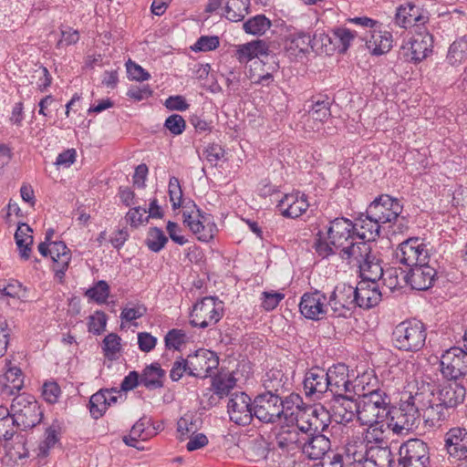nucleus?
<instances>
[{
    "mask_svg": "<svg viewBox=\"0 0 467 467\" xmlns=\"http://www.w3.org/2000/svg\"><path fill=\"white\" fill-rule=\"evenodd\" d=\"M422 405L421 392L418 391L415 394L410 393L406 400L401 399L399 408L390 404L389 416L386 420L387 427L395 434H402L404 431L417 427Z\"/></svg>",
    "mask_w": 467,
    "mask_h": 467,
    "instance_id": "nucleus-1",
    "label": "nucleus"
},
{
    "mask_svg": "<svg viewBox=\"0 0 467 467\" xmlns=\"http://www.w3.org/2000/svg\"><path fill=\"white\" fill-rule=\"evenodd\" d=\"M422 405L421 392L418 391L415 394L410 393L406 400L401 399L399 408L390 404L389 416L386 420L387 427L395 434H402L404 431L417 427Z\"/></svg>",
    "mask_w": 467,
    "mask_h": 467,
    "instance_id": "nucleus-2",
    "label": "nucleus"
},
{
    "mask_svg": "<svg viewBox=\"0 0 467 467\" xmlns=\"http://www.w3.org/2000/svg\"><path fill=\"white\" fill-rule=\"evenodd\" d=\"M422 405L421 392L418 391L415 394L410 393L406 400L401 399L399 408L390 404L389 416L386 420L387 427L395 434H402L404 431L417 427Z\"/></svg>",
    "mask_w": 467,
    "mask_h": 467,
    "instance_id": "nucleus-3",
    "label": "nucleus"
},
{
    "mask_svg": "<svg viewBox=\"0 0 467 467\" xmlns=\"http://www.w3.org/2000/svg\"><path fill=\"white\" fill-rule=\"evenodd\" d=\"M426 336V327L421 321L409 319L395 327L392 341L400 350L417 352L425 346Z\"/></svg>",
    "mask_w": 467,
    "mask_h": 467,
    "instance_id": "nucleus-4",
    "label": "nucleus"
},
{
    "mask_svg": "<svg viewBox=\"0 0 467 467\" xmlns=\"http://www.w3.org/2000/svg\"><path fill=\"white\" fill-rule=\"evenodd\" d=\"M11 415L14 417L16 429L31 430L38 425L43 418L40 405L34 396L20 394L16 396L11 403Z\"/></svg>",
    "mask_w": 467,
    "mask_h": 467,
    "instance_id": "nucleus-5",
    "label": "nucleus"
},
{
    "mask_svg": "<svg viewBox=\"0 0 467 467\" xmlns=\"http://www.w3.org/2000/svg\"><path fill=\"white\" fill-rule=\"evenodd\" d=\"M390 397L385 392L367 395L358 400L360 424L385 422L390 412Z\"/></svg>",
    "mask_w": 467,
    "mask_h": 467,
    "instance_id": "nucleus-6",
    "label": "nucleus"
},
{
    "mask_svg": "<svg viewBox=\"0 0 467 467\" xmlns=\"http://www.w3.org/2000/svg\"><path fill=\"white\" fill-rule=\"evenodd\" d=\"M182 212L183 223L201 242L208 243L217 233V226L211 215L202 212L192 201L184 203Z\"/></svg>",
    "mask_w": 467,
    "mask_h": 467,
    "instance_id": "nucleus-7",
    "label": "nucleus"
},
{
    "mask_svg": "<svg viewBox=\"0 0 467 467\" xmlns=\"http://www.w3.org/2000/svg\"><path fill=\"white\" fill-rule=\"evenodd\" d=\"M223 313V303L215 296H205L197 302L190 314L192 327L205 328L216 324Z\"/></svg>",
    "mask_w": 467,
    "mask_h": 467,
    "instance_id": "nucleus-8",
    "label": "nucleus"
},
{
    "mask_svg": "<svg viewBox=\"0 0 467 467\" xmlns=\"http://www.w3.org/2000/svg\"><path fill=\"white\" fill-rule=\"evenodd\" d=\"M400 467H427L430 463L429 446L420 439H410L399 450Z\"/></svg>",
    "mask_w": 467,
    "mask_h": 467,
    "instance_id": "nucleus-9",
    "label": "nucleus"
},
{
    "mask_svg": "<svg viewBox=\"0 0 467 467\" xmlns=\"http://www.w3.org/2000/svg\"><path fill=\"white\" fill-rule=\"evenodd\" d=\"M281 396L277 394L261 393L253 400V415L264 423H275L283 416Z\"/></svg>",
    "mask_w": 467,
    "mask_h": 467,
    "instance_id": "nucleus-10",
    "label": "nucleus"
},
{
    "mask_svg": "<svg viewBox=\"0 0 467 467\" xmlns=\"http://www.w3.org/2000/svg\"><path fill=\"white\" fill-rule=\"evenodd\" d=\"M402 210L403 205L399 199L389 194H381L370 202L368 207V214L384 224L398 220Z\"/></svg>",
    "mask_w": 467,
    "mask_h": 467,
    "instance_id": "nucleus-11",
    "label": "nucleus"
},
{
    "mask_svg": "<svg viewBox=\"0 0 467 467\" xmlns=\"http://www.w3.org/2000/svg\"><path fill=\"white\" fill-rule=\"evenodd\" d=\"M298 306L301 315L313 321L324 319L330 312L327 296L317 289L303 294Z\"/></svg>",
    "mask_w": 467,
    "mask_h": 467,
    "instance_id": "nucleus-12",
    "label": "nucleus"
},
{
    "mask_svg": "<svg viewBox=\"0 0 467 467\" xmlns=\"http://www.w3.org/2000/svg\"><path fill=\"white\" fill-rule=\"evenodd\" d=\"M396 258L410 269L429 261V252L423 240L418 237L409 238L399 245Z\"/></svg>",
    "mask_w": 467,
    "mask_h": 467,
    "instance_id": "nucleus-13",
    "label": "nucleus"
},
{
    "mask_svg": "<svg viewBox=\"0 0 467 467\" xmlns=\"http://www.w3.org/2000/svg\"><path fill=\"white\" fill-rule=\"evenodd\" d=\"M327 298L330 315L336 317H346L356 307L355 288L350 285H337Z\"/></svg>",
    "mask_w": 467,
    "mask_h": 467,
    "instance_id": "nucleus-14",
    "label": "nucleus"
},
{
    "mask_svg": "<svg viewBox=\"0 0 467 467\" xmlns=\"http://www.w3.org/2000/svg\"><path fill=\"white\" fill-rule=\"evenodd\" d=\"M442 375L450 380L467 374V351L453 347L447 349L441 358Z\"/></svg>",
    "mask_w": 467,
    "mask_h": 467,
    "instance_id": "nucleus-15",
    "label": "nucleus"
},
{
    "mask_svg": "<svg viewBox=\"0 0 467 467\" xmlns=\"http://www.w3.org/2000/svg\"><path fill=\"white\" fill-rule=\"evenodd\" d=\"M304 115L302 121L306 130H317L321 125L330 117V103L326 99H312L304 104Z\"/></svg>",
    "mask_w": 467,
    "mask_h": 467,
    "instance_id": "nucleus-16",
    "label": "nucleus"
},
{
    "mask_svg": "<svg viewBox=\"0 0 467 467\" xmlns=\"http://www.w3.org/2000/svg\"><path fill=\"white\" fill-rule=\"evenodd\" d=\"M230 420L237 425L245 426L254 419L253 401L245 392H235L231 395L227 404Z\"/></svg>",
    "mask_w": 467,
    "mask_h": 467,
    "instance_id": "nucleus-17",
    "label": "nucleus"
},
{
    "mask_svg": "<svg viewBox=\"0 0 467 467\" xmlns=\"http://www.w3.org/2000/svg\"><path fill=\"white\" fill-rule=\"evenodd\" d=\"M279 68L275 55L268 53V58L255 59L250 65L248 78L254 85L268 87L274 81L273 73Z\"/></svg>",
    "mask_w": 467,
    "mask_h": 467,
    "instance_id": "nucleus-18",
    "label": "nucleus"
},
{
    "mask_svg": "<svg viewBox=\"0 0 467 467\" xmlns=\"http://www.w3.org/2000/svg\"><path fill=\"white\" fill-rule=\"evenodd\" d=\"M444 449L450 459L467 462V429L451 428L444 435Z\"/></svg>",
    "mask_w": 467,
    "mask_h": 467,
    "instance_id": "nucleus-19",
    "label": "nucleus"
},
{
    "mask_svg": "<svg viewBox=\"0 0 467 467\" xmlns=\"http://www.w3.org/2000/svg\"><path fill=\"white\" fill-rule=\"evenodd\" d=\"M433 47L432 36L429 33H418L402 46L403 56L406 60L418 63L426 58Z\"/></svg>",
    "mask_w": 467,
    "mask_h": 467,
    "instance_id": "nucleus-20",
    "label": "nucleus"
},
{
    "mask_svg": "<svg viewBox=\"0 0 467 467\" xmlns=\"http://www.w3.org/2000/svg\"><path fill=\"white\" fill-rule=\"evenodd\" d=\"M327 391L333 396L342 397L351 394L352 382L348 379V368L345 364H337L327 370Z\"/></svg>",
    "mask_w": 467,
    "mask_h": 467,
    "instance_id": "nucleus-21",
    "label": "nucleus"
},
{
    "mask_svg": "<svg viewBox=\"0 0 467 467\" xmlns=\"http://www.w3.org/2000/svg\"><path fill=\"white\" fill-rule=\"evenodd\" d=\"M421 401L423 403L420 408L421 417L430 427L441 426V424L448 421L453 414V410H449V408L441 401L431 403V400L426 399L423 392H421Z\"/></svg>",
    "mask_w": 467,
    "mask_h": 467,
    "instance_id": "nucleus-22",
    "label": "nucleus"
},
{
    "mask_svg": "<svg viewBox=\"0 0 467 467\" xmlns=\"http://www.w3.org/2000/svg\"><path fill=\"white\" fill-rule=\"evenodd\" d=\"M190 359V376L196 378H207L213 369L218 367V358L214 352L200 349Z\"/></svg>",
    "mask_w": 467,
    "mask_h": 467,
    "instance_id": "nucleus-23",
    "label": "nucleus"
},
{
    "mask_svg": "<svg viewBox=\"0 0 467 467\" xmlns=\"http://www.w3.org/2000/svg\"><path fill=\"white\" fill-rule=\"evenodd\" d=\"M327 238L335 247H344L348 241L356 237L354 234V223L349 219L339 217L330 222L327 228Z\"/></svg>",
    "mask_w": 467,
    "mask_h": 467,
    "instance_id": "nucleus-24",
    "label": "nucleus"
},
{
    "mask_svg": "<svg viewBox=\"0 0 467 467\" xmlns=\"http://www.w3.org/2000/svg\"><path fill=\"white\" fill-rule=\"evenodd\" d=\"M429 261L410 268L404 276L406 282L415 290H427L431 287L435 282L437 272L435 268L429 265Z\"/></svg>",
    "mask_w": 467,
    "mask_h": 467,
    "instance_id": "nucleus-25",
    "label": "nucleus"
},
{
    "mask_svg": "<svg viewBox=\"0 0 467 467\" xmlns=\"http://www.w3.org/2000/svg\"><path fill=\"white\" fill-rule=\"evenodd\" d=\"M327 371L319 367L310 368L305 375L304 390L307 397L320 399L327 391Z\"/></svg>",
    "mask_w": 467,
    "mask_h": 467,
    "instance_id": "nucleus-26",
    "label": "nucleus"
},
{
    "mask_svg": "<svg viewBox=\"0 0 467 467\" xmlns=\"http://www.w3.org/2000/svg\"><path fill=\"white\" fill-rule=\"evenodd\" d=\"M355 288L356 306L369 309L376 306L382 298L379 285L374 282L360 281Z\"/></svg>",
    "mask_w": 467,
    "mask_h": 467,
    "instance_id": "nucleus-27",
    "label": "nucleus"
},
{
    "mask_svg": "<svg viewBox=\"0 0 467 467\" xmlns=\"http://www.w3.org/2000/svg\"><path fill=\"white\" fill-rule=\"evenodd\" d=\"M50 255L53 260L52 268L55 272V277L62 284L71 261V252L66 244L61 241L50 243Z\"/></svg>",
    "mask_w": 467,
    "mask_h": 467,
    "instance_id": "nucleus-28",
    "label": "nucleus"
},
{
    "mask_svg": "<svg viewBox=\"0 0 467 467\" xmlns=\"http://www.w3.org/2000/svg\"><path fill=\"white\" fill-rule=\"evenodd\" d=\"M332 451L331 441L326 435L305 437L302 442V453L310 460H319Z\"/></svg>",
    "mask_w": 467,
    "mask_h": 467,
    "instance_id": "nucleus-29",
    "label": "nucleus"
},
{
    "mask_svg": "<svg viewBox=\"0 0 467 467\" xmlns=\"http://www.w3.org/2000/svg\"><path fill=\"white\" fill-rule=\"evenodd\" d=\"M371 246L369 242L360 241L353 242L344 246L339 253L340 257L346 260L348 265L359 267L371 255Z\"/></svg>",
    "mask_w": 467,
    "mask_h": 467,
    "instance_id": "nucleus-30",
    "label": "nucleus"
},
{
    "mask_svg": "<svg viewBox=\"0 0 467 467\" xmlns=\"http://www.w3.org/2000/svg\"><path fill=\"white\" fill-rule=\"evenodd\" d=\"M277 207L284 216L297 218L307 210L309 203L305 194L291 193L285 195L279 201Z\"/></svg>",
    "mask_w": 467,
    "mask_h": 467,
    "instance_id": "nucleus-31",
    "label": "nucleus"
},
{
    "mask_svg": "<svg viewBox=\"0 0 467 467\" xmlns=\"http://www.w3.org/2000/svg\"><path fill=\"white\" fill-rule=\"evenodd\" d=\"M234 57L240 63H247L254 58H268V45L264 40H254L236 46Z\"/></svg>",
    "mask_w": 467,
    "mask_h": 467,
    "instance_id": "nucleus-32",
    "label": "nucleus"
},
{
    "mask_svg": "<svg viewBox=\"0 0 467 467\" xmlns=\"http://www.w3.org/2000/svg\"><path fill=\"white\" fill-rule=\"evenodd\" d=\"M428 20L420 9L411 3L398 7L395 21L400 27L408 28L416 25H423Z\"/></svg>",
    "mask_w": 467,
    "mask_h": 467,
    "instance_id": "nucleus-33",
    "label": "nucleus"
},
{
    "mask_svg": "<svg viewBox=\"0 0 467 467\" xmlns=\"http://www.w3.org/2000/svg\"><path fill=\"white\" fill-rule=\"evenodd\" d=\"M353 223L356 237H358L362 241H374L379 236L380 224L382 223L374 220V218L368 214V210L365 215L361 214Z\"/></svg>",
    "mask_w": 467,
    "mask_h": 467,
    "instance_id": "nucleus-34",
    "label": "nucleus"
},
{
    "mask_svg": "<svg viewBox=\"0 0 467 467\" xmlns=\"http://www.w3.org/2000/svg\"><path fill=\"white\" fill-rule=\"evenodd\" d=\"M381 392H385V390L379 388V381L373 370L366 371L358 376L352 383L351 394L357 395L358 399Z\"/></svg>",
    "mask_w": 467,
    "mask_h": 467,
    "instance_id": "nucleus-35",
    "label": "nucleus"
},
{
    "mask_svg": "<svg viewBox=\"0 0 467 467\" xmlns=\"http://www.w3.org/2000/svg\"><path fill=\"white\" fill-rule=\"evenodd\" d=\"M262 384L265 389V393L277 394L278 396L289 390L291 385L285 373L277 368L268 370L262 378Z\"/></svg>",
    "mask_w": 467,
    "mask_h": 467,
    "instance_id": "nucleus-36",
    "label": "nucleus"
},
{
    "mask_svg": "<svg viewBox=\"0 0 467 467\" xmlns=\"http://www.w3.org/2000/svg\"><path fill=\"white\" fill-rule=\"evenodd\" d=\"M466 390L462 385L451 381L439 390L438 400L449 410L454 411V408L463 402Z\"/></svg>",
    "mask_w": 467,
    "mask_h": 467,
    "instance_id": "nucleus-37",
    "label": "nucleus"
},
{
    "mask_svg": "<svg viewBox=\"0 0 467 467\" xmlns=\"http://www.w3.org/2000/svg\"><path fill=\"white\" fill-rule=\"evenodd\" d=\"M353 394H348L342 397H336V405L334 406L335 415L340 422H350L355 417L358 418V400H354Z\"/></svg>",
    "mask_w": 467,
    "mask_h": 467,
    "instance_id": "nucleus-38",
    "label": "nucleus"
},
{
    "mask_svg": "<svg viewBox=\"0 0 467 467\" xmlns=\"http://www.w3.org/2000/svg\"><path fill=\"white\" fill-rule=\"evenodd\" d=\"M392 42V35L389 31H373L366 40V46L371 54L380 56L391 49Z\"/></svg>",
    "mask_w": 467,
    "mask_h": 467,
    "instance_id": "nucleus-39",
    "label": "nucleus"
},
{
    "mask_svg": "<svg viewBox=\"0 0 467 467\" xmlns=\"http://www.w3.org/2000/svg\"><path fill=\"white\" fill-rule=\"evenodd\" d=\"M311 36L305 32L290 34L285 40V49L290 56L298 57L308 52L311 45Z\"/></svg>",
    "mask_w": 467,
    "mask_h": 467,
    "instance_id": "nucleus-40",
    "label": "nucleus"
},
{
    "mask_svg": "<svg viewBox=\"0 0 467 467\" xmlns=\"http://www.w3.org/2000/svg\"><path fill=\"white\" fill-rule=\"evenodd\" d=\"M306 416L310 420L314 433L316 435H325L324 432L327 430L330 424L329 412L323 407H307L306 408Z\"/></svg>",
    "mask_w": 467,
    "mask_h": 467,
    "instance_id": "nucleus-41",
    "label": "nucleus"
},
{
    "mask_svg": "<svg viewBox=\"0 0 467 467\" xmlns=\"http://www.w3.org/2000/svg\"><path fill=\"white\" fill-rule=\"evenodd\" d=\"M358 269L362 278L361 281L377 283V281L380 280V278L384 275V270L381 265V262L373 254H371L368 260L359 265Z\"/></svg>",
    "mask_w": 467,
    "mask_h": 467,
    "instance_id": "nucleus-42",
    "label": "nucleus"
},
{
    "mask_svg": "<svg viewBox=\"0 0 467 467\" xmlns=\"http://www.w3.org/2000/svg\"><path fill=\"white\" fill-rule=\"evenodd\" d=\"M5 383L2 388V395L10 397L15 395L24 387V377L22 370L16 367H10L5 373Z\"/></svg>",
    "mask_w": 467,
    "mask_h": 467,
    "instance_id": "nucleus-43",
    "label": "nucleus"
},
{
    "mask_svg": "<svg viewBox=\"0 0 467 467\" xmlns=\"http://www.w3.org/2000/svg\"><path fill=\"white\" fill-rule=\"evenodd\" d=\"M305 437H301L296 429H283L275 437L278 448L291 451L300 449L302 451V442Z\"/></svg>",
    "mask_w": 467,
    "mask_h": 467,
    "instance_id": "nucleus-44",
    "label": "nucleus"
},
{
    "mask_svg": "<svg viewBox=\"0 0 467 467\" xmlns=\"http://www.w3.org/2000/svg\"><path fill=\"white\" fill-rule=\"evenodd\" d=\"M31 227L27 223H19L15 234L16 244L20 251L23 259L27 260L30 257L31 246L33 244V235Z\"/></svg>",
    "mask_w": 467,
    "mask_h": 467,
    "instance_id": "nucleus-45",
    "label": "nucleus"
},
{
    "mask_svg": "<svg viewBox=\"0 0 467 467\" xmlns=\"http://www.w3.org/2000/svg\"><path fill=\"white\" fill-rule=\"evenodd\" d=\"M366 455L377 467H392L394 462L393 454L388 446L369 445Z\"/></svg>",
    "mask_w": 467,
    "mask_h": 467,
    "instance_id": "nucleus-46",
    "label": "nucleus"
},
{
    "mask_svg": "<svg viewBox=\"0 0 467 467\" xmlns=\"http://www.w3.org/2000/svg\"><path fill=\"white\" fill-rule=\"evenodd\" d=\"M145 423L143 419H140L131 428L129 435L123 437L126 445L134 447L139 451L145 448L146 438L144 436Z\"/></svg>",
    "mask_w": 467,
    "mask_h": 467,
    "instance_id": "nucleus-47",
    "label": "nucleus"
},
{
    "mask_svg": "<svg viewBox=\"0 0 467 467\" xmlns=\"http://www.w3.org/2000/svg\"><path fill=\"white\" fill-rule=\"evenodd\" d=\"M368 426V429L364 435L363 442L367 447H369V445H381V446H387V441L385 440V429H384V422H379V423H372V424H366Z\"/></svg>",
    "mask_w": 467,
    "mask_h": 467,
    "instance_id": "nucleus-48",
    "label": "nucleus"
},
{
    "mask_svg": "<svg viewBox=\"0 0 467 467\" xmlns=\"http://www.w3.org/2000/svg\"><path fill=\"white\" fill-rule=\"evenodd\" d=\"M249 0H228L225 6V16L228 20L238 22L248 14Z\"/></svg>",
    "mask_w": 467,
    "mask_h": 467,
    "instance_id": "nucleus-49",
    "label": "nucleus"
},
{
    "mask_svg": "<svg viewBox=\"0 0 467 467\" xmlns=\"http://www.w3.org/2000/svg\"><path fill=\"white\" fill-rule=\"evenodd\" d=\"M467 57V36L455 40L449 48L447 59L452 66L462 63Z\"/></svg>",
    "mask_w": 467,
    "mask_h": 467,
    "instance_id": "nucleus-50",
    "label": "nucleus"
},
{
    "mask_svg": "<svg viewBox=\"0 0 467 467\" xmlns=\"http://www.w3.org/2000/svg\"><path fill=\"white\" fill-rule=\"evenodd\" d=\"M271 21L265 16L257 15L244 23L243 27L247 34L261 36L271 27Z\"/></svg>",
    "mask_w": 467,
    "mask_h": 467,
    "instance_id": "nucleus-51",
    "label": "nucleus"
},
{
    "mask_svg": "<svg viewBox=\"0 0 467 467\" xmlns=\"http://www.w3.org/2000/svg\"><path fill=\"white\" fill-rule=\"evenodd\" d=\"M235 385L236 379L233 376H217L212 379V389L220 399L228 396Z\"/></svg>",
    "mask_w": 467,
    "mask_h": 467,
    "instance_id": "nucleus-52",
    "label": "nucleus"
},
{
    "mask_svg": "<svg viewBox=\"0 0 467 467\" xmlns=\"http://www.w3.org/2000/svg\"><path fill=\"white\" fill-rule=\"evenodd\" d=\"M283 415L286 418L288 415L296 416L304 411L305 407L302 398L298 394L291 393L285 400L281 398Z\"/></svg>",
    "mask_w": 467,
    "mask_h": 467,
    "instance_id": "nucleus-53",
    "label": "nucleus"
},
{
    "mask_svg": "<svg viewBox=\"0 0 467 467\" xmlns=\"http://www.w3.org/2000/svg\"><path fill=\"white\" fill-rule=\"evenodd\" d=\"M102 349L108 359H118L120 351V337L115 333L109 334L103 340Z\"/></svg>",
    "mask_w": 467,
    "mask_h": 467,
    "instance_id": "nucleus-54",
    "label": "nucleus"
},
{
    "mask_svg": "<svg viewBox=\"0 0 467 467\" xmlns=\"http://www.w3.org/2000/svg\"><path fill=\"white\" fill-rule=\"evenodd\" d=\"M85 296L98 304H103L109 296V286L104 280L98 281L86 291Z\"/></svg>",
    "mask_w": 467,
    "mask_h": 467,
    "instance_id": "nucleus-55",
    "label": "nucleus"
},
{
    "mask_svg": "<svg viewBox=\"0 0 467 467\" xmlns=\"http://www.w3.org/2000/svg\"><path fill=\"white\" fill-rule=\"evenodd\" d=\"M166 378V371L159 363H152L148 366V389H160L163 387Z\"/></svg>",
    "mask_w": 467,
    "mask_h": 467,
    "instance_id": "nucleus-56",
    "label": "nucleus"
},
{
    "mask_svg": "<svg viewBox=\"0 0 467 467\" xmlns=\"http://www.w3.org/2000/svg\"><path fill=\"white\" fill-rule=\"evenodd\" d=\"M148 234L150 236L148 239V249L152 252H160L168 243V237L165 235L164 232L158 227L150 228Z\"/></svg>",
    "mask_w": 467,
    "mask_h": 467,
    "instance_id": "nucleus-57",
    "label": "nucleus"
},
{
    "mask_svg": "<svg viewBox=\"0 0 467 467\" xmlns=\"http://www.w3.org/2000/svg\"><path fill=\"white\" fill-rule=\"evenodd\" d=\"M108 407L106 405V399L103 389L99 390L90 397L89 400V411L94 419H99L103 416Z\"/></svg>",
    "mask_w": 467,
    "mask_h": 467,
    "instance_id": "nucleus-58",
    "label": "nucleus"
},
{
    "mask_svg": "<svg viewBox=\"0 0 467 467\" xmlns=\"http://www.w3.org/2000/svg\"><path fill=\"white\" fill-rule=\"evenodd\" d=\"M169 196L173 210H176L182 206L183 207L184 204L182 202V190L180 184V181L176 177H171L170 179Z\"/></svg>",
    "mask_w": 467,
    "mask_h": 467,
    "instance_id": "nucleus-59",
    "label": "nucleus"
},
{
    "mask_svg": "<svg viewBox=\"0 0 467 467\" xmlns=\"http://www.w3.org/2000/svg\"><path fill=\"white\" fill-rule=\"evenodd\" d=\"M146 368L141 372V375L133 370L130 371L122 380L120 389L123 391H130L135 389L140 383L146 385Z\"/></svg>",
    "mask_w": 467,
    "mask_h": 467,
    "instance_id": "nucleus-60",
    "label": "nucleus"
},
{
    "mask_svg": "<svg viewBox=\"0 0 467 467\" xmlns=\"http://www.w3.org/2000/svg\"><path fill=\"white\" fill-rule=\"evenodd\" d=\"M164 127L173 136H178L183 133L186 128L185 119L179 114H171L169 116L165 122Z\"/></svg>",
    "mask_w": 467,
    "mask_h": 467,
    "instance_id": "nucleus-61",
    "label": "nucleus"
},
{
    "mask_svg": "<svg viewBox=\"0 0 467 467\" xmlns=\"http://www.w3.org/2000/svg\"><path fill=\"white\" fill-rule=\"evenodd\" d=\"M333 37L340 43L338 46L340 52L345 53L355 38V34L348 28L338 27L333 30Z\"/></svg>",
    "mask_w": 467,
    "mask_h": 467,
    "instance_id": "nucleus-62",
    "label": "nucleus"
},
{
    "mask_svg": "<svg viewBox=\"0 0 467 467\" xmlns=\"http://www.w3.org/2000/svg\"><path fill=\"white\" fill-rule=\"evenodd\" d=\"M313 467H344L343 455L340 452L332 451L320 458L319 462L315 463Z\"/></svg>",
    "mask_w": 467,
    "mask_h": 467,
    "instance_id": "nucleus-63",
    "label": "nucleus"
},
{
    "mask_svg": "<svg viewBox=\"0 0 467 467\" xmlns=\"http://www.w3.org/2000/svg\"><path fill=\"white\" fill-rule=\"evenodd\" d=\"M186 342V334L181 329H171L165 336L168 348L179 349Z\"/></svg>",
    "mask_w": 467,
    "mask_h": 467,
    "instance_id": "nucleus-64",
    "label": "nucleus"
}]
</instances>
